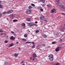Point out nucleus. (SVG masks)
<instances>
[{
    "label": "nucleus",
    "mask_w": 65,
    "mask_h": 65,
    "mask_svg": "<svg viewBox=\"0 0 65 65\" xmlns=\"http://www.w3.org/2000/svg\"><path fill=\"white\" fill-rule=\"evenodd\" d=\"M32 57H30V60H32Z\"/></svg>",
    "instance_id": "5fc2aeb1"
},
{
    "label": "nucleus",
    "mask_w": 65,
    "mask_h": 65,
    "mask_svg": "<svg viewBox=\"0 0 65 65\" xmlns=\"http://www.w3.org/2000/svg\"><path fill=\"white\" fill-rule=\"evenodd\" d=\"M28 26H29V27H32V26H33V23L32 22L29 23L28 24Z\"/></svg>",
    "instance_id": "39448f33"
},
{
    "label": "nucleus",
    "mask_w": 65,
    "mask_h": 65,
    "mask_svg": "<svg viewBox=\"0 0 65 65\" xmlns=\"http://www.w3.org/2000/svg\"><path fill=\"white\" fill-rule=\"evenodd\" d=\"M54 56H51V57H50L49 59L50 60V61H52L54 60Z\"/></svg>",
    "instance_id": "f257e3e1"
},
{
    "label": "nucleus",
    "mask_w": 65,
    "mask_h": 65,
    "mask_svg": "<svg viewBox=\"0 0 65 65\" xmlns=\"http://www.w3.org/2000/svg\"><path fill=\"white\" fill-rule=\"evenodd\" d=\"M3 34L2 33L1 34V35H3Z\"/></svg>",
    "instance_id": "bf43d9fd"
},
{
    "label": "nucleus",
    "mask_w": 65,
    "mask_h": 65,
    "mask_svg": "<svg viewBox=\"0 0 65 65\" xmlns=\"http://www.w3.org/2000/svg\"><path fill=\"white\" fill-rule=\"evenodd\" d=\"M2 16V13L1 12H0V18Z\"/></svg>",
    "instance_id": "4c0bfd02"
},
{
    "label": "nucleus",
    "mask_w": 65,
    "mask_h": 65,
    "mask_svg": "<svg viewBox=\"0 0 65 65\" xmlns=\"http://www.w3.org/2000/svg\"><path fill=\"white\" fill-rule=\"evenodd\" d=\"M29 32H30V31H29Z\"/></svg>",
    "instance_id": "774afa93"
},
{
    "label": "nucleus",
    "mask_w": 65,
    "mask_h": 65,
    "mask_svg": "<svg viewBox=\"0 0 65 65\" xmlns=\"http://www.w3.org/2000/svg\"><path fill=\"white\" fill-rule=\"evenodd\" d=\"M11 33L12 34H14V32L13 31H11Z\"/></svg>",
    "instance_id": "72a5a7b5"
},
{
    "label": "nucleus",
    "mask_w": 65,
    "mask_h": 65,
    "mask_svg": "<svg viewBox=\"0 0 65 65\" xmlns=\"http://www.w3.org/2000/svg\"><path fill=\"white\" fill-rule=\"evenodd\" d=\"M40 8V7H39V9Z\"/></svg>",
    "instance_id": "69168bd1"
},
{
    "label": "nucleus",
    "mask_w": 65,
    "mask_h": 65,
    "mask_svg": "<svg viewBox=\"0 0 65 65\" xmlns=\"http://www.w3.org/2000/svg\"><path fill=\"white\" fill-rule=\"evenodd\" d=\"M4 65H9V62H4Z\"/></svg>",
    "instance_id": "9b49d317"
},
{
    "label": "nucleus",
    "mask_w": 65,
    "mask_h": 65,
    "mask_svg": "<svg viewBox=\"0 0 65 65\" xmlns=\"http://www.w3.org/2000/svg\"><path fill=\"white\" fill-rule=\"evenodd\" d=\"M27 20L28 22H30L31 21V19L30 18H28L27 19Z\"/></svg>",
    "instance_id": "aec40b11"
},
{
    "label": "nucleus",
    "mask_w": 65,
    "mask_h": 65,
    "mask_svg": "<svg viewBox=\"0 0 65 65\" xmlns=\"http://www.w3.org/2000/svg\"><path fill=\"white\" fill-rule=\"evenodd\" d=\"M19 49V51H21V48L20 47H19L18 48Z\"/></svg>",
    "instance_id": "49530a36"
},
{
    "label": "nucleus",
    "mask_w": 65,
    "mask_h": 65,
    "mask_svg": "<svg viewBox=\"0 0 65 65\" xmlns=\"http://www.w3.org/2000/svg\"><path fill=\"white\" fill-rule=\"evenodd\" d=\"M35 57H33L32 61H34L35 60Z\"/></svg>",
    "instance_id": "a19ab883"
},
{
    "label": "nucleus",
    "mask_w": 65,
    "mask_h": 65,
    "mask_svg": "<svg viewBox=\"0 0 65 65\" xmlns=\"http://www.w3.org/2000/svg\"><path fill=\"white\" fill-rule=\"evenodd\" d=\"M26 14H30L31 13V10H27L26 11Z\"/></svg>",
    "instance_id": "7ed1b4c3"
},
{
    "label": "nucleus",
    "mask_w": 65,
    "mask_h": 65,
    "mask_svg": "<svg viewBox=\"0 0 65 65\" xmlns=\"http://www.w3.org/2000/svg\"><path fill=\"white\" fill-rule=\"evenodd\" d=\"M13 21L14 22H17V21H18V20H17L16 19H15V20H13Z\"/></svg>",
    "instance_id": "473e14b6"
},
{
    "label": "nucleus",
    "mask_w": 65,
    "mask_h": 65,
    "mask_svg": "<svg viewBox=\"0 0 65 65\" xmlns=\"http://www.w3.org/2000/svg\"><path fill=\"white\" fill-rule=\"evenodd\" d=\"M17 44H18L19 43V42H16Z\"/></svg>",
    "instance_id": "4d7b16f0"
},
{
    "label": "nucleus",
    "mask_w": 65,
    "mask_h": 65,
    "mask_svg": "<svg viewBox=\"0 0 65 65\" xmlns=\"http://www.w3.org/2000/svg\"><path fill=\"white\" fill-rule=\"evenodd\" d=\"M24 37H25V38H26V37H27V35L26 34H25L24 35Z\"/></svg>",
    "instance_id": "393cba45"
},
{
    "label": "nucleus",
    "mask_w": 65,
    "mask_h": 65,
    "mask_svg": "<svg viewBox=\"0 0 65 65\" xmlns=\"http://www.w3.org/2000/svg\"><path fill=\"white\" fill-rule=\"evenodd\" d=\"M62 41V39H60V42H61V41Z\"/></svg>",
    "instance_id": "6e6d98bb"
},
{
    "label": "nucleus",
    "mask_w": 65,
    "mask_h": 65,
    "mask_svg": "<svg viewBox=\"0 0 65 65\" xmlns=\"http://www.w3.org/2000/svg\"><path fill=\"white\" fill-rule=\"evenodd\" d=\"M55 65H60V63L59 62H58L57 63H56V64H55Z\"/></svg>",
    "instance_id": "cd10ccee"
},
{
    "label": "nucleus",
    "mask_w": 65,
    "mask_h": 65,
    "mask_svg": "<svg viewBox=\"0 0 65 65\" xmlns=\"http://www.w3.org/2000/svg\"><path fill=\"white\" fill-rule=\"evenodd\" d=\"M58 34H59V32H58L57 33H56V34H55V35H56V36L58 37L59 36V35H58Z\"/></svg>",
    "instance_id": "a211bd4d"
},
{
    "label": "nucleus",
    "mask_w": 65,
    "mask_h": 65,
    "mask_svg": "<svg viewBox=\"0 0 65 65\" xmlns=\"http://www.w3.org/2000/svg\"><path fill=\"white\" fill-rule=\"evenodd\" d=\"M51 56H54L53 55V54H50V55L48 56V57H51Z\"/></svg>",
    "instance_id": "7c9ffc66"
},
{
    "label": "nucleus",
    "mask_w": 65,
    "mask_h": 65,
    "mask_svg": "<svg viewBox=\"0 0 65 65\" xmlns=\"http://www.w3.org/2000/svg\"><path fill=\"white\" fill-rule=\"evenodd\" d=\"M10 17L12 19H13V18L14 17V15L13 14H11L10 15Z\"/></svg>",
    "instance_id": "f8f14e48"
},
{
    "label": "nucleus",
    "mask_w": 65,
    "mask_h": 65,
    "mask_svg": "<svg viewBox=\"0 0 65 65\" xmlns=\"http://www.w3.org/2000/svg\"><path fill=\"white\" fill-rule=\"evenodd\" d=\"M61 48V47L60 46L59 47H57L55 49V51L56 52H58L59 51V50Z\"/></svg>",
    "instance_id": "f03ea898"
},
{
    "label": "nucleus",
    "mask_w": 65,
    "mask_h": 65,
    "mask_svg": "<svg viewBox=\"0 0 65 65\" xmlns=\"http://www.w3.org/2000/svg\"><path fill=\"white\" fill-rule=\"evenodd\" d=\"M22 65H25L24 64H23Z\"/></svg>",
    "instance_id": "e2e57ef3"
},
{
    "label": "nucleus",
    "mask_w": 65,
    "mask_h": 65,
    "mask_svg": "<svg viewBox=\"0 0 65 65\" xmlns=\"http://www.w3.org/2000/svg\"><path fill=\"white\" fill-rule=\"evenodd\" d=\"M35 45H34L32 47H31V48H35Z\"/></svg>",
    "instance_id": "bb28decb"
},
{
    "label": "nucleus",
    "mask_w": 65,
    "mask_h": 65,
    "mask_svg": "<svg viewBox=\"0 0 65 65\" xmlns=\"http://www.w3.org/2000/svg\"><path fill=\"white\" fill-rule=\"evenodd\" d=\"M2 32H3V31L2 30H0V33H2Z\"/></svg>",
    "instance_id": "e433bc0d"
},
{
    "label": "nucleus",
    "mask_w": 65,
    "mask_h": 65,
    "mask_svg": "<svg viewBox=\"0 0 65 65\" xmlns=\"http://www.w3.org/2000/svg\"><path fill=\"white\" fill-rule=\"evenodd\" d=\"M56 11V9L55 8H53L51 10L50 12L51 13H54Z\"/></svg>",
    "instance_id": "20e7f679"
},
{
    "label": "nucleus",
    "mask_w": 65,
    "mask_h": 65,
    "mask_svg": "<svg viewBox=\"0 0 65 65\" xmlns=\"http://www.w3.org/2000/svg\"><path fill=\"white\" fill-rule=\"evenodd\" d=\"M31 43V42H27L25 43V44H27V43Z\"/></svg>",
    "instance_id": "412c9836"
},
{
    "label": "nucleus",
    "mask_w": 65,
    "mask_h": 65,
    "mask_svg": "<svg viewBox=\"0 0 65 65\" xmlns=\"http://www.w3.org/2000/svg\"><path fill=\"white\" fill-rule=\"evenodd\" d=\"M45 0H40V2H42L43 3H45Z\"/></svg>",
    "instance_id": "2eb2a0df"
},
{
    "label": "nucleus",
    "mask_w": 65,
    "mask_h": 65,
    "mask_svg": "<svg viewBox=\"0 0 65 65\" xmlns=\"http://www.w3.org/2000/svg\"><path fill=\"white\" fill-rule=\"evenodd\" d=\"M31 6L33 7H35V5L33 4H31Z\"/></svg>",
    "instance_id": "5701e85b"
},
{
    "label": "nucleus",
    "mask_w": 65,
    "mask_h": 65,
    "mask_svg": "<svg viewBox=\"0 0 65 65\" xmlns=\"http://www.w3.org/2000/svg\"><path fill=\"white\" fill-rule=\"evenodd\" d=\"M13 35H14L15 36H17V34H14Z\"/></svg>",
    "instance_id": "c03bdc74"
},
{
    "label": "nucleus",
    "mask_w": 65,
    "mask_h": 65,
    "mask_svg": "<svg viewBox=\"0 0 65 65\" xmlns=\"http://www.w3.org/2000/svg\"><path fill=\"white\" fill-rule=\"evenodd\" d=\"M63 29H64V30H65V26H64L63 27Z\"/></svg>",
    "instance_id": "603ef678"
},
{
    "label": "nucleus",
    "mask_w": 65,
    "mask_h": 65,
    "mask_svg": "<svg viewBox=\"0 0 65 65\" xmlns=\"http://www.w3.org/2000/svg\"><path fill=\"white\" fill-rule=\"evenodd\" d=\"M13 46V44H11L9 45V46H10V47H11V46Z\"/></svg>",
    "instance_id": "b1692460"
},
{
    "label": "nucleus",
    "mask_w": 65,
    "mask_h": 65,
    "mask_svg": "<svg viewBox=\"0 0 65 65\" xmlns=\"http://www.w3.org/2000/svg\"><path fill=\"white\" fill-rule=\"evenodd\" d=\"M38 46L39 48H41V46L40 45H38Z\"/></svg>",
    "instance_id": "a878e982"
},
{
    "label": "nucleus",
    "mask_w": 65,
    "mask_h": 65,
    "mask_svg": "<svg viewBox=\"0 0 65 65\" xmlns=\"http://www.w3.org/2000/svg\"><path fill=\"white\" fill-rule=\"evenodd\" d=\"M35 24H37V21H35Z\"/></svg>",
    "instance_id": "3c124183"
},
{
    "label": "nucleus",
    "mask_w": 65,
    "mask_h": 65,
    "mask_svg": "<svg viewBox=\"0 0 65 65\" xmlns=\"http://www.w3.org/2000/svg\"><path fill=\"white\" fill-rule=\"evenodd\" d=\"M64 26H65V24H64Z\"/></svg>",
    "instance_id": "0e129e2a"
},
{
    "label": "nucleus",
    "mask_w": 65,
    "mask_h": 65,
    "mask_svg": "<svg viewBox=\"0 0 65 65\" xmlns=\"http://www.w3.org/2000/svg\"><path fill=\"white\" fill-rule=\"evenodd\" d=\"M42 6H43V7L44 6V5L43 4V5H42Z\"/></svg>",
    "instance_id": "13d9d810"
},
{
    "label": "nucleus",
    "mask_w": 65,
    "mask_h": 65,
    "mask_svg": "<svg viewBox=\"0 0 65 65\" xmlns=\"http://www.w3.org/2000/svg\"><path fill=\"white\" fill-rule=\"evenodd\" d=\"M60 6L61 8H62V9H64L65 7L63 5H61Z\"/></svg>",
    "instance_id": "1a4fd4ad"
},
{
    "label": "nucleus",
    "mask_w": 65,
    "mask_h": 65,
    "mask_svg": "<svg viewBox=\"0 0 65 65\" xmlns=\"http://www.w3.org/2000/svg\"><path fill=\"white\" fill-rule=\"evenodd\" d=\"M42 36H43V37H45L46 38V37H47V36H46L45 34H42Z\"/></svg>",
    "instance_id": "4468645a"
},
{
    "label": "nucleus",
    "mask_w": 65,
    "mask_h": 65,
    "mask_svg": "<svg viewBox=\"0 0 65 65\" xmlns=\"http://www.w3.org/2000/svg\"><path fill=\"white\" fill-rule=\"evenodd\" d=\"M14 55L15 57H17L18 56V54H17L15 53L14 54Z\"/></svg>",
    "instance_id": "f3484780"
},
{
    "label": "nucleus",
    "mask_w": 65,
    "mask_h": 65,
    "mask_svg": "<svg viewBox=\"0 0 65 65\" xmlns=\"http://www.w3.org/2000/svg\"><path fill=\"white\" fill-rule=\"evenodd\" d=\"M47 6L49 8H51V6H50V5H47Z\"/></svg>",
    "instance_id": "c756f323"
},
{
    "label": "nucleus",
    "mask_w": 65,
    "mask_h": 65,
    "mask_svg": "<svg viewBox=\"0 0 65 65\" xmlns=\"http://www.w3.org/2000/svg\"><path fill=\"white\" fill-rule=\"evenodd\" d=\"M47 47H50V46H48Z\"/></svg>",
    "instance_id": "052dcab7"
},
{
    "label": "nucleus",
    "mask_w": 65,
    "mask_h": 65,
    "mask_svg": "<svg viewBox=\"0 0 65 65\" xmlns=\"http://www.w3.org/2000/svg\"><path fill=\"white\" fill-rule=\"evenodd\" d=\"M10 39H11V40H14L15 39V38L13 37V36H11L10 38Z\"/></svg>",
    "instance_id": "9d476101"
},
{
    "label": "nucleus",
    "mask_w": 65,
    "mask_h": 65,
    "mask_svg": "<svg viewBox=\"0 0 65 65\" xmlns=\"http://www.w3.org/2000/svg\"><path fill=\"white\" fill-rule=\"evenodd\" d=\"M62 44H64V43H62Z\"/></svg>",
    "instance_id": "338daca9"
},
{
    "label": "nucleus",
    "mask_w": 65,
    "mask_h": 65,
    "mask_svg": "<svg viewBox=\"0 0 65 65\" xmlns=\"http://www.w3.org/2000/svg\"><path fill=\"white\" fill-rule=\"evenodd\" d=\"M62 14H63V15H65V14L63 13H62Z\"/></svg>",
    "instance_id": "8fccbe9b"
},
{
    "label": "nucleus",
    "mask_w": 65,
    "mask_h": 65,
    "mask_svg": "<svg viewBox=\"0 0 65 65\" xmlns=\"http://www.w3.org/2000/svg\"><path fill=\"white\" fill-rule=\"evenodd\" d=\"M40 10L41 11H43V9H40Z\"/></svg>",
    "instance_id": "79ce46f5"
},
{
    "label": "nucleus",
    "mask_w": 65,
    "mask_h": 65,
    "mask_svg": "<svg viewBox=\"0 0 65 65\" xmlns=\"http://www.w3.org/2000/svg\"><path fill=\"white\" fill-rule=\"evenodd\" d=\"M31 43H32L33 44H35V43H34V42H31Z\"/></svg>",
    "instance_id": "de8ad7c7"
},
{
    "label": "nucleus",
    "mask_w": 65,
    "mask_h": 65,
    "mask_svg": "<svg viewBox=\"0 0 65 65\" xmlns=\"http://www.w3.org/2000/svg\"><path fill=\"white\" fill-rule=\"evenodd\" d=\"M40 19L41 20H44V19H45V17H44L43 16H42L41 17Z\"/></svg>",
    "instance_id": "0eeeda50"
},
{
    "label": "nucleus",
    "mask_w": 65,
    "mask_h": 65,
    "mask_svg": "<svg viewBox=\"0 0 65 65\" xmlns=\"http://www.w3.org/2000/svg\"><path fill=\"white\" fill-rule=\"evenodd\" d=\"M56 1L58 3V5H59L60 4V1L59 0H56Z\"/></svg>",
    "instance_id": "6e6552de"
},
{
    "label": "nucleus",
    "mask_w": 65,
    "mask_h": 65,
    "mask_svg": "<svg viewBox=\"0 0 65 65\" xmlns=\"http://www.w3.org/2000/svg\"><path fill=\"white\" fill-rule=\"evenodd\" d=\"M13 12V10H10L9 11H7V13L9 14L11 13H12Z\"/></svg>",
    "instance_id": "423d86ee"
},
{
    "label": "nucleus",
    "mask_w": 65,
    "mask_h": 65,
    "mask_svg": "<svg viewBox=\"0 0 65 65\" xmlns=\"http://www.w3.org/2000/svg\"><path fill=\"white\" fill-rule=\"evenodd\" d=\"M33 26H38V25L36 24H33Z\"/></svg>",
    "instance_id": "ea45409f"
},
{
    "label": "nucleus",
    "mask_w": 65,
    "mask_h": 65,
    "mask_svg": "<svg viewBox=\"0 0 65 65\" xmlns=\"http://www.w3.org/2000/svg\"><path fill=\"white\" fill-rule=\"evenodd\" d=\"M25 25H26L24 23H23L22 24V26H25Z\"/></svg>",
    "instance_id": "4be33fe9"
},
{
    "label": "nucleus",
    "mask_w": 65,
    "mask_h": 65,
    "mask_svg": "<svg viewBox=\"0 0 65 65\" xmlns=\"http://www.w3.org/2000/svg\"><path fill=\"white\" fill-rule=\"evenodd\" d=\"M60 32H63V31H64V29H63V28H61L60 29Z\"/></svg>",
    "instance_id": "dca6fc26"
},
{
    "label": "nucleus",
    "mask_w": 65,
    "mask_h": 65,
    "mask_svg": "<svg viewBox=\"0 0 65 65\" xmlns=\"http://www.w3.org/2000/svg\"><path fill=\"white\" fill-rule=\"evenodd\" d=\"M22 40H23V41H27V40H26V39H22Z\"/></svg>",
    "instance_id": "c85d7f7f"
},
{
    "label": "nucleus",
    "mask_w": 65,
    "mask_h": 65,
    "mask_svg": "<svg viewBox=\"0 0 65 65\" xmlns=\"http://www.w3.org/2000/svg\"><path fill=\"white\" fill-rule=\"evenodd\" d=\"M39 32V30H37L36 31V33H37Z\"/></svg>",
    "instance_id": "2f4dec72"
},
{
    "label": "nucleus",
    "mask_w": 65,
    "mask_h": 65,
    "mask_svg": "<svg viewBox=\"0 0 65 65\" xmlns=\"http://www.w3.org/2000/svg\"><path fill=\"white\" fill-rule=\"evenodd\" d=\"M33 57H34L36 58L37 57V55L35 53H33Z\"/></svg>",
    "instance_id": "ddd939ff"
},
{
    "label": "nucleus",
    "mask_w": 65,
    "mask_h": 65,
    "mask_svg": "<svg viewBox=\"0 0 65 65\" xmlns=\"http://www.w3.org/2000/svg\"><path fill=\"white\" fill-rule=\"evenodd\" d=\"M55 42H52V44H55Z\"/></svg>",
    "instance_id": "37998d69"
},
{
    "label": "nucleus",
    "mask_w": 65,
    "mask_h": 65,
    "mask_svg": "<svg viewBox=\"0 0 65 65\" xmlns=\"http://www.w3.org/2000/svg\"><path fill=\"white\" fill-rule=\"evenodd\" d=\"M3 7V6L1 5H0V8H1Z\"/></svg>",
    "instance_id": "58836bf2"
},
{
    "label": "nucleus",
    "mask_w": 65,
    "mask_h": 65,
    "mask_svg": "<svg viewBox=\"0 0 65 65\" xmlns=\"http://www.w3.org/2000/svg\"><path fill=\"white\" fill-rule=\"evenodd\" d=\"M8 42V41L7 40H5L4 42V43H7Z\"/></svg>",
    "instance_id": "f704fd0d"
},
{
    "label": "nucleus",
    "mask_w": 65,
    "mask_h": 65,
    "mask_svg": "<svg viewBox=\"0 0 65 65\" xmlns=\"http://www.w3.org/2000/svg\"><path fill=\"white\" fill-rule=\"evenodd\" d=\"M44 21H45V22H47V20H44Z\"/></svg>",
    "instance_id": "864d4df0"
},
{
    "label": "nucleus",
    "mask_w": 65,
    "mask_h": 65,
    "mask_svg": "<svg viewBox=\"0 0 65 65\" xmlns=\"http://www.w3.org/2000/svg\"><path fill=\"white\" fill-rule=\"evenodd\" d=\"M42 46H45V44H43L42 45Z\"/></svg>",
    "instance_id": "09e8293b"
},
{
    "label": "nucleus",
    "mask_w": 65,
    "mask_h": 65,
    "mask_svg": "<svg viewBox=\"0 0 65 65\" xmlns=\"http://www.w3.org/2000/svg\"><path fill=\"white\" fill-rule=\"evenodd\" d=\"M28 8L29 9H31L32 8V6H30L28 7Z\"/></svg>",
    "instance_id": "c9c22d12"
},
{
    "label": "nucleus",
    "mask_w": 65,
    "mask_h": 65,
    "mask_svg": "<svg viewBox=\"0 0 65 65\" xmlns=\"http://www.w3.org/2000/svg\"><path fill=\"white\" fill-rule=\"evenodd\" d=\"M6 13H7V11L4 12L3 13V14L4 15Z\"/></svg>",
    "instance_id": "6ab92c4d"
},
{
    "label": "nucleus",
    "mask_w": 65,
    "mask_h": 65,
    "mask_svg": "<svg viewBox=\"0 0 65 65\" xmlns=\"http://www.w3.org/2000/svg\"><path fill=\"white\" fill-rule=\"evenodd\" d=\"M24 63V61H22L21 62V63H22V64H23Z\"/></svg>",
    "instance_id": "a18cd8bd"
},
{
    "label": "nucleus",
    "mask_w": 65,
    "mask_h": 65,
    "mask_svg": "<svg viewBox=\"0 0 65 65\" xmlns=\"http://www.w3.org/2000/svg\"><path fill=\"white\" fill-rule=\"evenodd\" d=\"M1 2H2L1 1H0V3H1Z\"/></svg>",
    "instance_id": "680f3d73"
}]
</instances>
